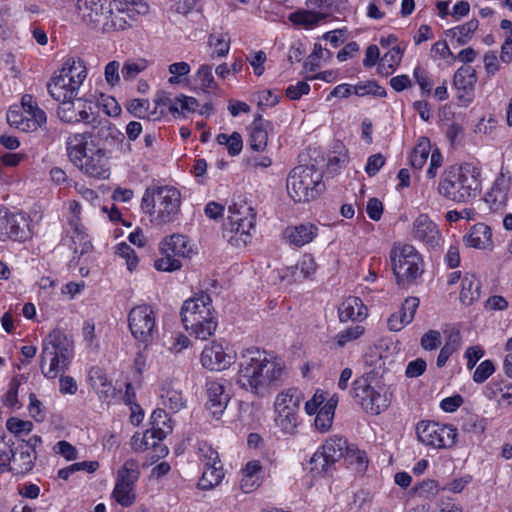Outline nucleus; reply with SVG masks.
<instances>
[{
	"mask_svg": "<svg viewBox=\"0 0 512 512\" xmlns=\"http://www.w3.org/2000/svg\"><path fill=\"white\" fill-rule=\"evenodd\" d=\"M60 78H65L67 82L81 87L87 77L85 63L80 58H69L63 64L59 74Z\"/></svg>",
	"mask_w": 512,
	"mask_h": 512,
	"instance_id": "obj_29",
	"label": "nucleus"
},
{
	"mask_svg": "<svg viewBox=\"0 0 512 512\" xmlns=\"http://www.w3.org/2000/svg\"><path fill=\"white\" fill-rule=\"evenodd\" d=\"M304 399L297 388L278 393L274 401V424L285 435H294L299 424V410Z\"/></svg>",
	"mask_w": 512,
	"mask_h": 512,
	"instance_id": "obj_11",
	"label": "nucleus"
},
{
	"mask_svg": "<svg viewBox=\"0 0 512 512\" xmlns=\"http://www.w3.org/2000/svg\"><path fill=\"white\" fill-rule=\"evenodd\" d=\"M289 197L295 203L308 202L320 195L324 189L322 172L314 165L293 168L286 181Z\"/></svg>",
	"mask_w": 512,
	"mask_h": 512,
	"instance_id": "obj_7",
	"label": "nucleus"
},
{
	"mask_svg": "<svg viewBox=\"0 0 512 512\" xmlns=\"http://www.w3.org/2000/svg\"><path fill=\"white\" fill-rule=\"evenodd\" d=\"M480 172L473 166H452L444 171L437 191L448 201L458 204L468 203L481 192Z\"/></svg>",
	"mask_w": 512,
	"mask_h": 512,
	"instance_id": "obj_3",
	"label": "nucleus"
},
{
	"mask_svg": "<svg viewBox=\"0 0 512 512\" xmlns=\"http://www.w3.org/2000/svg\"><path fill=\"white\" fill-rule=\"evenodd\" d=\"M168 71L172 74L168 82L170 84H178L180 83V77L189 74L190 65L187 62L172 63L169 65Z\"/></svg>",
	"mask_w": 512,
	"mask_h": 512,
	"instance_id": "obj_58",
	"label": "nucleus"
},
{
	"mask_svg": "<svg viewBox=\"0 0 512 512\" xmlns=\"http://www.w3.org/2000/svg\"><path fill=\"white\" fill-rule=\"evenodd\" d=\"M121 4H123V10L132 23L136 20V16L145 15L149 11V6L142 0H121Z\"/></svg>",
	"mask_w": 512,
	"mask_h": 512,
	"instance_id": "obj_50",
	"label": "nucleus"
},
{
	"mask_svg": "<svg viewBox=\"0 0 512 512\" xmlns=\"http://www.w3.org/2000/svg\"><path fill=\"white\" fill-rule=\"evenodd\" d=\"M510 172L501 168V171L495 179L491 190L486 194L484 203L489 205L491 211H496L505 206L508 200L510 189Z\"/></svg>",
	"mask_w": 512,
	"mask_h": 512,
	"instance_id": "obj_19",
	"label": "nucleus"
},
{
	"mask_svg": "<svg viewBox=\"0 0 512 512\" xmlns=\"http://www.w3.org/2000/svg\"><path fill=\"white\" fill-rule=\"evenodd\" d=\"M390 260L396 282L403 287L415 283L424 271L421 255L409 244L394 245L390 251Z\"/></svg>",
	"mask_w": 512,
	"mask_h": 512,
	"instance_id": "obj_9",
	"label": "nucleus"
},
{
	"mask_svg": "<svg viewBox=\"0 0 512 512\" xmlns=\"http://www.w3.org/2000/svg\"><path fill=\"white\" fill-rule=\"evenodd\" d=\"M73 356V340L60 330H53L43 340L40 368L44 377L56 378L64 372Z\"/></svg>",
	"mask_w": 512,
	"mask_h": 512,
	"instance_id": "obj_5",
	"label": "nucleus"
},
{
	"mask_svg": "<svg viewBox=\"0 0 512 512\" xmlns=\"http://www.w3.org/2000/svg\"><path fill=\"white\" fill-rule=\"evenodd\" d=\"M201 364L211 371H220L228 368L234 360V356L227 353L221 344L213 341L205 346L201 353Z\"/></svg>",
	"mask_w": 512,
	"mask_h": 512,
	"instance_id": "obj_18",
	"label": "nucleus"
},
{
	"mask_svg": "<svg viewBox=\"0 0 512 512\" xmlns=\"http://www.w3.org/2000/svg\"><path fill=\"white\" fill-rule=\"evenodd\" d=\"M418 439L426 446L446 449L454 446L457 429L453 425L441 424L434 421H421L417 424Z\"/></svg>",
	"mask_w": 512,
	"mask_h": 512,
	"instance_id": "obj_13",
	"label": "nucleus"
},
{
	"mask_svg": "<svg viewBox=\"0 0 512 512\" xmlns=\"http://www.w3.org/2000/svg\"><path fill=\"white\" fill-rule=\"evenodd\" d=\"M180 314L184 328L190 335L200 340L214 335L218 323L208 294L200 293L184 301Z\"/></svg>",
	"mask_w": 512,
	"mask_h": 512,
	"instance_id": "obj_4",
	"label": "nucleus"
},
{
	"mask_svg": "<svg viewBox=\"0 0 512 512\" xmlns=\"http://www.w3.org/2000/svg\"><path fill=\"white\" fill-rule=\"evenodd\" d=\"M364 333V327L355 325L337 334V345L344 347L348 342L358 339Z\"/></svg>",
	"mask_w": 512,
	"mask_h": 512,
	"instance_id": "obj_53",
	"label": "nucleus"
},
{
	"mask_svg": "<svg viewBox=\"0 0 512 512\" xmlns=\"http://www.w3.org/2000/svg\"><path fill=\"white\" fill-rule=\"evenodd\" d=\"M459 348V342L457 338H450V341L447 342L440 350V353L437 357V366L439 368L443 367L449 357Z\"/></svg>",
	"mask_w": 512,
	"mask_h": 512,
	"instance_id": "obj_59",
	"label": "nucleus"
},
{
	"mask_svg": "<svg viewBox=\"0 0 512 512\" xmlns=\"http://www.w3.org/2000/svg\"><path fill=\"white\" fill-rule=\"evenodd\" d=\"M217 142L220 145H225L231 156L238 155L243 148L242 137L238 132H233L231 135L221 133L217 136Z\"/></svg>",
	"mask_w": 512,
	"mask_h": 512,
	"instance_id": "obj_48",
	"label": "nucleus"
},
{
	"mask_svg": "<svg viewBox=\"0 0 512 512\" xmlns=\"http://www.w3.org/2000/svg\"><path fill=\"white\" fill-rule=\"evenodd\" d=\"M107 0H77L76 8L87 23H100L105 16Z\"/></svg>",
	"mask_w": 512,
	"mask_h": 512,
	"instance_id": "obj_28",
	"label": "nucleus"
},
{
	"mask_svg": "<svg viewBox=\"0 0 512 512\" xmlns=\"http://www.w3.org/2000/svg\"><path fill=\"white\" fill-rule=\"evenodd\" d=\"M367 316V309L358 297L346 298L338 307L341 322L359 321Z\"/></svg>",
	"mask_w": 512,
	"mask_h": 512,
	"instance_id": "obj_32",
	"label": "nucleus"
},
{
	"mask_svg": "<svg viewBox=\"0 0 512 512\" xmlns=\"http://www.w3.org/2000/svg\"><path fill=\"white\" fill-rule=\"evenodd\" d=\"M260 471L261 465L259 461H250L246 464L242 471L243 476L240 482V488L244 493H250L259 487Z\"/></svg>",
	"mask_w": 512,
	"mask_h": 512,
	"instance_id": "obj_37",
	"label": "nucleus"
},
{
	"mask_svg": "<svg viewBox=\"0 0 512 512\" xmlns=\"http://www.w3.org/2000/svg\"><path fill=\"white\" fill-rule=\"evenodd\" d=\"M116 253L126 260L127 267L130 271H133L136 268L138 264V258L130 245L124 242L118 244Z\"/></svg>",
	"mask_w": 512,
	"mask_h": 512,
	"instance_id": "obj_56",
	"label": "nucleus"
},
{
	"mask_svg": "<svg viewBox=\"0 0 512 512\" xmlns=\"http://www.w3.org/2000/svg\"><path fill=\"white\" fill-rule=\"evenodd\" d=\"M317 264L311 254H304L302 258L294 265L287 267L281 276L282 279H289L293 282H301L315 274Z\"/></svg>",
	"mask_w": 512,
	"mask_h": 512,
	"instance_id": "obj_26",
	"label": "nucleus"
},
{
	"mask_svg": "<svg viewBox=\"0 0 512 512\" xmlns=\"http://www.w3.org/2000/svg\"><path fill=\"white\" fill-rule=\"evenodd\" d=\"M464 242L467 246L476 249L491 248L493 242L490 227L484 223L475 224L470 232L464 236Z\"/></svg>",
	"mask_w": 512,
	"mask_h": 512,
	"instance_id": "obj_34",
	"label": "nucleus"
},
{
	"mask_svg": "<svg viewBox=\"0 0 512 512\" xmlns=\"http://www.w3.org/2000/svg\"><path fill=\"white\" fill-rule=\"evenodd\" d=\"M180 205L179 190L169 186L147 189L141 201L142 211L152 216V221L157 225L174 221Z\"/></svg>",
	"mask_w": 512,
	"mask_h": 512,
	"instance_id": "obj_6",
	"label": "nucleus"
},
{
	"mask_svg": "<svg viewBox=\"0 0 512 512\" xmlns=\"http://www.w3.org/2000/svg\"><path fill=\"white\" fill-rule=\"evenodd\" d=\"M478 27L479 21L477 19H471L462 25L447 30L446 35L458 45H465L472 39Z\"/></svg>",
	"mask_w": 512,
	"mask_h": 512,
	"instance_id": "obj_36",
	"label": "nucleus"
},
{
	"mask_svg": "<svg viewBox=\"0 0 512 512\" xmlns=\"http://www.w3.org/2000/svg\"><path fill=\"white\" fill-rule=\"evenodd\" d=\"M47 88L52 98L58 102L79 98L80 87L67 82L65 78L54 76L48 83Z\"/></svg>",
	"mask_w": 512,
	"mask_h": 512,
	"instance_id": "obj_31",
	"label": "nucleus"
},
{
	"mask_svg": "<svg viewBox=\"0 0 512 512\" xmlns=\"http://www.w3.org/2000/svg\"><path fill=\"white\" fill-rule=\"evenodd\" d=\"M111 497L115 502L122 507H130L136 502L135 487L115 482Z\"/></svg>",
	"mask_w": 512,
	"mask_h": 512,
	"instance_id": "obj_41",
	"label": "nucleus"
},
{
	"mask_svg": "<svg viewBox=\"0 0 512 512\" xmlns=\"http://www.w3.org/2000/svg\"><path fill=\"white\" fill-rule=\"evenodd\" d=\"M324 53H327V58L332 57V53L321 47L319 44L314 45L313 52L307 57L304 62V68L308 71H315L320 67V60L324 58Z\"/></svg>",
	"mask_w": 512,
	"mask_h": 512,
	"instance_id": "obj_52",
	"label": "nucleus"
},
{
	"mask_svg": "<svg viewBox=\"0 0 512 512\" xmlns=\"http://www.w3.org/2000/svg\"><path fill=\"white\" fill-rule=\"evenodd\" d=\"M139 477L140 468L138 461H136L135 459H128L117 470L115 482L135 487Z\"/></svg>",
	"mask_w": 512,
	"mask_h": 512,
	"instance_id": "obj_38",
	"label": "nucleus"
},
{
	"mask_svg": "<svg viewBox=\"0 0 512 512\" xmlns=\"http://www.w3.org/2000/svg\"><path fill=\"white\" fill-rule=\"evenodd\" d=\"M223 478L224 471L222 463L204 466L202 477L198 482V487L202 490H210L220 484Z\"/></svg>",
	"mask_w": 512,
	"mask_h": 512,
	"instance_id": "obj_39",
	"label": "nucleus"
},
{
	"mask_svg": "<svg viewBox=\"0 0 512 512\" xmlns=\"http://www.w3.org/2000/svg\"><path fill=\"white\" fill-rule=\"evenodd\" d=\"M333 4V0H307L306 5L309 8L308 11H298L293 13L290 19L299 25L306 27H312L316 25L320 20L324 19L327 14L322 12H316V10H326Z\"/></svg>",
	"mask_w": 512,
	"mask_h": 512,
	"instance_id": "obj_21",
	"label": "nucleus"
},
{
	"mask_svg": "<svg viewBox=\"0 0 512 512\" xmlns=\"http://www.w3.org/2000/svg\"><path fill=\"white\" fill-rule=\"evenodd\" d=\"M196 453L204 466L217 465L221 463L218 452L207 442L200 441L196 446Z\"/></svg>",
	"mask_w": 512,
	"mask_h": 512,
	"instance_id": "obj_44",
	"label": "nucleus"
},
{
	"mask_svg": "<svg viewBox=\"0 0 512 512\" xmlns=\"http://www.w3.org/2000/svg\"><path fill=\"white\" fill-rule=\"evenodd\" d=\"M128 326L135 340L144 347L150 345L157 336L155 313L149 305L132 308L128 315Z\"/></svg>",
	"mask_w": 512,
	"mask_h": 512,
	"instance_id": "obj_12",
	"label": "nucleus"
},
{
	"mask_svg": "<svg viewBox=\"0 0 512 512\" xmlns=\"http://www.w3.org/2000/svg\"><path fill=\"white\" fill-rule=\"evenodd\" d=\"M355 450L347 445V441L341 436H333L325 441L321 447V451H317L311 463L320 472L327 473L332 465L343 456H354Z\"/></svg>",
	"mask_w": 512,
	"mask_h": 512,
	"instance_id": "obj_14",
	"label": "nucleus"
},
{
	"mask_svg": "<svg viewBox=\"0 0 512 512\" xmlns=\"http://www.w3.org/2000/svg\"><path fill=\"white\" fill-rule=\"evenodd\" d=\"M418 306L419 299L416 297H408L404 300L399 311L401 312L402 317L405 318V321H408V323L412 322Z\"/></svg>",
	"mask_w": 512,
	"mask_h": 512,
	"instance_id": "obj_62",
	"label": "nucleus"
},
{
	"mask_svg": "<svg viewBox=\"0 0 512 512\" xmlns=\"http://www.w3.org/2000/svg\"><path fill=\"white\" fill-rule=\"evenodd\" d=\"M20 387V381L14 377L9 383V388L3 397V403L7 407L16 408L18 407V390Z\"/></svg>",
	"mask_w": 512,
	"mask_h": 512,
	"instance_id": "obj_57",
	"label": "nucleus"
},
{
	"mask_svg": "<svg viewBox=\"0 0 512 512\" xmlns=\"http://www.w3.org/2000/svg\"><path fill=\"white\" fill-rule=\"evenodd\" d=\"M481 283L473 274H465L461 282L460 301L464 305H472L480 298Z\"/></svg>",
	"mask_w": 512,
	"mask_h": 512,
	"instance_id": "obj_35",
	"label": "nucleus"
},
{
	"mask_svg": "<svg viewBox=\"0 0 512 512\" xmlns=\"http://www.w3.org/2000/svg\"><path fill=\"white\" fill-rule=\"evenodd\" d=\"M195 81L203 91H211L217 88V83L212 73V67L208 64H202L196 74Z\"/></svg>",
	"mask_w": 512,
	"mask_h": 512,
	"instance_id": "obj_45",
	"label": "nucleus"
},
{
	"mask_svg": "<svg viewBox=\"0 0 512 512\" xmlns=\"http://www.w3.org/2000/svg\"><path fill=\"white\" fill-rule=\"evenodd\" d=\"M22 108L26 114L27 121H32V126L27 123L28 128L37 129L46 122L45 112L33 103L31 96H23Z\"/></svg>",
	"mask_w": 512,
	"mask_h": 512,
	"instance_id": "obj_40",
	"label": "nucleus"
},
{
	"mask_svg": "<svg viewBox=\"0 0 512 512\" xmlns=\"http://www.w3.org/2000/svg\"><path fill=\"white\" fill-rule=\"evenodd\" d=\"M148 67V61L144 58L128 59L125 61L121 73L123 78L127 81L133 80L138 74L146 70Z\"/></svg>",
	"mask_w": 512,
	"mask_h": 512,
	"instance_id": "obj_46",
	"label": "nucleus"
},
{
	"mask_svg": "<svg viewBox=\"0 0 512 512\" xmlns=\"http://www.w3.org/2000/svg\"><path fill=\"white\" fill-rule=\"evenodd\" d=\"M415 492L424 498H431L439 492L438 483L435 480H426L415 487Z\"/></svg>",
	"mask_w": 512,
	"mask_h": 512,
	"instance_id": "obj_63",
	"label": "nucleus"
},
{
	"mask_svg": "<svg viewBox=\"0 0 512 512\" xmlns=\"http://www.w3.org/2000/svg\"><path fill=\"white\" fill-rule=\"evenodd\" d=\"M272 130V124L257 115L250 126L249 145L254 151H263L268 143L269 131Z\"/></svg>",
	"mask_w": 512,
	"mask_h": 512,
	"instance_id": "obj_27",
	"label": "nucleus"
},
{
	"mask_svg": "<svg viewBox=\"0 0 512 512\" xmlns=\"http://www.w3.org/2000/svg\"><path fill=\"white\" fill-rule=\"evenodd\" d=\"M385 161L386 159L381 153L371 155L367 160L365 172L370 177L375 176L379 172V170L384 166Z\"/></svg>",
	"mask_w": 512,
	"mask_h": 512,
	"instance_id": "obj_64",
	"label": "nucleus"
},
{
	"mask_svg": "<svg viewBox=\"0 0 512 512\" xmlns=\"http://www.w3.org/2000/svg\"><path fill=\"white\" fill-rule=\"evenodd\" d=\"M412 236L429 247H435L440 241L437 225L425 214L419 215L412 226Z\"/></svg>",
	"mask_w": 512,
	"mask_h": 512,
	"instance_id": "obj_20",
	"label": "nucleus"
},
{
	"mask_svg": "<svg viewBox=\"0 0 512 512\" xmlns=\"http://www.w3.org/2000/svg\"><path fill=\"white\" fill-rule=\"evenodd\" d=\"M317 235L318 227L309 222L288 226L283 231L284 239L299 248L311 243Z\"/></svg>",
	"mask_w": 512,
	"mask_h": 512,
	"instance_id": "obj_24",
	"label": "nucleus"
},
{
	"mask_svg": "<svg viewBox=\"0 0 512 512\" xmlns=\"http://www.w3.org/2000/svg\"><path fill=\"white\" fill-rule=\"evenodd\" d=\"M238 365L236 383L257 396H263L273 383L281 380L285 372L280 359L259 349L243 351Z\"/></svg>",
	"mask_w": 512,
	"mask_h": 512,
	"instance_id": "obj_1",
	"label": "nucleus"
},
{
	"mask_svg": "<svg viewBox=\"0 0 512 512\" xmlns=\"http://www.w3.org/2000/svg\"><path fill=\"white\" fill-rule=\"evenodd\" d=\"M154 266L158 271L172 272L180 269L182 264L179 259L174 258V255L169 254L157 259Z\"/></svg>",
	"mask_w": 512,
	"mask_h": 512,
	"instance_id": "obj_55",
	"label": "nucleus"
},
{
	"mask_svg": "<svg viewBox=\"0 0 512 512\" xmlns=\"http://www.w3.org/2000/svg\"><path fill=\"white\" fill-rule=\"evenodd\" d=\"M372 377L364 374L352 384L351 395L361 408L370 415H379L391 404V394L383 386H373Z\"/></svg>",
	"mask_w": 512,
	"mask_h": 512,
	"instance_id": "obj_10",
	"label": "nucleus"
},
{
	"mask_svg": "<svg viewBox=\"0 0 512 512\" xmlns=\"http://www.w3.org/2000/svg\"><path fill=\"white\" fill-rule=\"evenodd\" d=\"M255 226L253 208L245 202L233 203L228 207V215L223 228V237L235 247H243L250 243V231Z\"/></svg>",
	"mask_w": 512,
	"mask_h": 512,
	"instance_id": "obj_8",
	"label": "nucleus"
},
{
	"mask_svg": "<svg viewBox=\"0 0 512 512\" xmlns=\"http://www.w3.org/2000/svg\"><path fill=\"white\" fill-rule=\"evenodd\" d=\"M101 22L105 30H125L132 26L131 20L123 10L121 0H113L109 2V6L107 7L105 16Z\"/></svg>",
	"mask_w": 512,
	"mask_h": 512,
	"instance_id": "obj_25",
	"label": "nucleus"
},
{
	"mask_svg": "<svg viewBox=\"0 0 512 512\" xmlns=\"http://www.w3.org/2000/svg\"><path fill=\"white\" fill-rule=\"evenodd\" d=\"M161 399L163 404L174 412L179 411L185 406L182 393L170 386L162 387Z\"/></svg>",
	"mask_w": 512,
	"mask_h": 512,
	"instance_id": "obj_43",
	"label": "nucleus"
},
{
	"mask_svg": "<svg viewBox=\"0 0 512 512\" xmlns=\"http://www.w3.org/2000/svg\"><path fill=\"white\" fill-rule=\"evenodd\" d=\"M57 110L59 118L67 123H90L91 105L82 98L59 102Z\"/></svg>",
	"mask_w": 512,
	"mask_h": 512,
	"instance_id": "obj_17",
	"label": "nucleus"
},
{
	"mask_svg": "<svg viewBox=\"0 0 512 512\" xmlns=\"http://www.w3.org/2000/svg\"><path fill=\"white\" fill-rule=\"evenodd\" d=\"M162 255L188 257L192 253V247L188 238L181 234H173L161 241L159 246Z\"/></svg>",
	"mask_w": 512,
	"mask_h": 512,
	"instance_id": "obj_30",
	"label": "nucleus"
},
{
	"mask_svg": "<svg viewBox=\"0 0 512 512\" xmlns=\"http://www.w3.org/2000/svg\"><path fill=\"white\" fill-rule=\"evenodd\" d=\"M157 106H167L174 116H183L186 112H195L199 106L198 101L194 97L181 95L170 101L166 97H158L154 100Z\"/></svg>",
	"mask_w": 512,
	"mask_h": 512,
	"instance_id": "obj_33",
	"label": "nucleus"
},
{
	"mask_svg": "<svg viewBox=\"0 0 512 512\" xmlns=\"http://www.w3.org/2000/svg\"><path fill=\"white\" fill-rule=\"evenodd\" d=\"M29 449L27 445L18 444L14 448L9 445V465L6 471H12L15 474L28 473L33 468L36 460V455L30 453Z\"/></svg>",
	"mask_w": 512,
	"mask_h": 512,
	"instance_id": "obj_23",
	"label": "nucleus"
},
{
	"mask_svg": "<svg viewBox=\"0 0 512 512\" xmlns=\"http://www.w3.org/2000/svg\"><path fill=\"white\" fill-rule=\"evenodd\" d=\"M156 107H158L156 105ZM149 109V101L146 99H133L130 101L128 105V110L131 112L135 117L138 118H152L157 119L158 116L156 115V110L152 111L151 113H148ZM157 109V108H155Z\"/></svg>",
	"mask_w": 512,
	"mask_h": 512,
	"instance_id": "obj_51",
	"label": "nucleus"
},
{
	"mask_svg": "<svg viewBox=\"0 0 512 512\" xmlns=\"http://www.w3.org/2000/svg\"><path fill=\"white\" fill-rule=\"evenodd\" d=\"M476 82V71L471 66L464 65L456 70L453 77V86L457 92V99L463 105H468L473 101Z\"/></svg>",
	"mask_w": 512,
	"mask_h": 512,
	"instance_id": "obj_16",
	"label": "nucleus"
},
{
	"mask_svg": "<svg viewBox=\"0 0 512 512\" xmlns=\"http://www.w3.org/2000/svg\"><path fill=\"white\" fill-rule=\"evenodd\" d=\"M316 413L317 415L314 421L316 429L320 432L328 431L331 428L334 419L333 412L321 407Z\"/></svg>",
	"mask_w": 512,
	"mask_h": 512,
	"instance_id": "obj_54",
	"label": "nucleus"
},
{
	"mask_svg": "<svg viewBox=\"0 0 512 512\" xmlns=\"http://www.w3.org/2000/svg\"><path fill=\"white\" fill-rule=\"evenodd\" d=\"M208 401L207 409L213 417L219 418L225 411L229 402V395L225 391L224 385L217 380H210L206 383Z\"/></svg>",
	"mask_w": 512,
	"mask_h": 512,
	"instance_id": "obj_22",
	"label": "nucleus"
},
{
	"mask_svg": "<svg viewBox=\"0 0 512 512\" xmlns=\"http://www.w3.org/2000/svg\"><path fill=\"white\" fill-rule=\"evenodd\" d=\"M495 371V367L492 361H483L474 371L473 380L477 383H483L486 381Z\"/></svg>",
	"mask_w": 512,
	"mask_h": 512,
	"instance_id": "obj_60",
	"label": "nucleus"
},
{
	"mask_svg": "<svg viewBox=\"0 0 512 512\" xmlns=\"http://www.w3.org/2000/svg\"><path fill=\"white\" fill-rule=\"evenodd\" d=\"M353 91L357 96L364 97L367 95H372L376 97H385L386 90L377 84L375 81H364L359 82L357 85L353 86Z\"/></svg>",
	"mask_w": 512,
	"mask_h": 512,
	"instance_id": "obj_49",
	"label": "nucleus"
},
{
	"mask_svg": "<svg viewBox=\"0 0 512 512\" xmlns=\"http://www.w3.org/2000/svg\"><path fill=\"white\" fill-rule=\"evenodd\" d=\"M208 46L213 50L211 58L225 57L229 53L230 41L223 34H210Z\"/></svg>",
	"mask_w": 512,
	"mask_h": 512,
	"instance_id": "obj_47",
	"label": "nucleus"
},
{
	"mask_svg": "<svg viewBox=\"0 0 512 512\" xmlns=\"http://www.w3.org/2000/svg\"><path fill=\"white\" fill-rule=\"evenodd\" d=\"M26 227L24 216L14 214L5 207H0V240L24 241L28 238Z\"/></svg>",
	"mask_w": 512,
	"mask_h": 512,
	"instance_id": "obj_15",
	"label": "nucleus"
},
{
	"mask_svg": "<svg viewBox=\"0 0 512 512\" xmlns=\"http://www.w3.org/2000/svg\"><path fill=\"white\" fill-rule=\"evenodd\" d=\"M429 154L430 141L426 137H421L411 153V166L415 169H421L426 163Z\"/></svg>",
	"mask_w": 512,
	"mask_h": 512,
	"instance_id": "obj_42",
	"label": "nucleus"
},
{
	"mask_svg": "<svg viewBox=\"0 0 512 512\" xmlns=\"http://www.w3.org/2000/svg\"><path fill=\"white\" fill-rule=\"evenodd\" d=\"M441 344V334L437 330H429L421 338V347L424 350H435Z\"/></svg>",
	"mask_w": 512,
	"mask_h": 512,
	"instance_id": "obj_61",
	"label": "nucleus"
},
{
	"mask_svg": "<svg viewBox=\"0 0 512 512\" xmlns=\"http://www.w3.org/2000/svg\"><path fill=\"white\" fill-rule=\"evenodd\" d=\"M70 161L85 175L96 179H107L110 174L105 148L99 146L91 133H75L66 141Z\"/></svg>",
	"mask_w": 512,
	"mask_h": 512,
	"instance_id": "obj_2",
	"label": "nucleus"
}]
</instances>
